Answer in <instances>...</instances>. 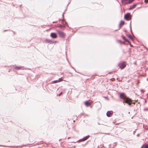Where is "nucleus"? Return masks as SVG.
<instances>
[{"label":"nucleus","instance_id":"9","mask_svg":"<svg viewBox=\"0 0 148 148\" xmlns=\"http://www.w3.org/2000/svg\"><path fill=\"white\" fill-rule=\"evenodd\" d=\"M137 4H134L133 5L131 6L130 8H129V9H134L135 8V7L137 6Z\"/></svg>","mask_w":148,"mask_h":148},{"label":"nucleus","instance_id":"18","mask_svg":"<svg viewBox=\"0 0 148 148\" xmlns=\"http://www.w3.org/2000/svg\"><path fill=\"white\" fill-rule=\"evenodd\" d=\"M123 38L124 39V40H125L124 38L123 37Z\"/></svg>","mask_w":148,"mask_h":148},{"label":"nucleus","instance_id":"3","mask_svg":"<svg viewBox=\"0 0 148 148\" xmlns=\"http://www.w3.org/2000/svg\"><path fill=\"white\" fill-rule=\"evenodd\" d=\"M58 32L59 35L61 37H63L65 36V34L63 32L59 31H58Z\"/></svg>","mask_w":148,"mask_h":148},{"label":"nucleus","instance_id":"17","mask_svg":"<svg viewBox=\"0 0 148 148\" xmlns=\"http://www.w3.org/2000/svg\"><path fill=\"white\" fill-rule=\"evenodd\" d=\"M144 110H148V108L147 109H144Z\"/></svg>","mask_w":148,"mask_h":148},{"label":"nucleus","instance_id":"10","mask_svg":"<svg viewBox=\"0 0 148 148\" xmlns=\"http://www.w3.org/2000/svg\"><path fill=\"white\" fill-rule=\"evenodd\" d=\"M89 137V136H86L84 137L82 140H81L82 141H84L86 140Z\"/></svg>","mask_w":148,"mask_h":148},{"label":"nucleus","instance_id":"14","mask_svg":"<svg viewBox=\"0 0 148 148\" xmlns=\"http://www.w3.org/2000/svg\"><path fill=\"white\" fill-rule=\"evenodd\" d=\"M21 67H15V68H16V69H18H18H21Z\"/></svg>","mask_w":148,"mask_h":148},{"label":"nucleus","instance_id":"16","mask_svg":"<svg viewBox=\"0 0 148 148\" xmlns=\"http://www.w3.org/2000/svg\"><path fill=\"white\" fill-rule=\"evenodd\" d=\"M128 37H129V38H132V36H130V35L129 36H128Z\"/></svg>","mask_w":148,"mask_h":148},{"label":"nucleus","instance_id":"6","mask_svg":"<svg viewBox=\"0 0 148 148\" xmlns=\"http://www.w3.org/2000/svg\"><path fill=\"white\" fill-rule=\"evenodd\" d=\"M62 81V78H60L58 80H56L52 82V83H57L61 82Z\"/></svg>","mask_w":148,"mask_h":148},{"label":"nucleus","instance_id":"7","mask_svg":"<svg viewBox=\"0 0 148 148\" xmlns=\"http://www.w3.org/2000/svg\"><path fill=\"white\" fill-rule=\"evenodd\" d=\"M113 113V112L112 111H109L107 112L106 115L110 117Z\"/></svg>","mask_w":148,"mask_h":148},{"label":"nucleus","instance_id":"1","mask_svg":"<svg viewBox=\"0 0 148 148\" xmlns=\"http://www.w3.org/2000/svg\"><path fill=\"white\" fill-rule=\"evenodd\" d=\"M120 97L121 99H124L123 101V103H127L129 105H130L131 104L130 102L131 101V99L127 98H126L125 97V94L123 93H121L120 95Z\"/></svg>","mask_w":148,"mask_h":148},{"label":"nucleus","instance_id":"12","mask_svg":"<svg viewBox=\"0 0 148 148\" xmlns=\"http://www.w3.org/2000/svg\"><path fill=\"white\" fill-rule=\"evenodd\" d=\"M141 148H148V145H144Z\"/></svg>","mask_w":148,"mask_h":148},{"label":"nucleus","instance_id":"8","mask_svg":"<svg viewBox=\"0 0 148 148\" xmlns=\"http://www.w3.org/2000/svg\"><path fill=\"white\" fill-rule=\"evenodd\" d=\"M51 36L53 38H56L57 37L56 34L55 33H51Z\"/></svg>","mask_w":148,"mask_h":148},{"label":"nucleus","instance_id":"13","mask_svg":"<svg viewBox=\"0 0 148 148\" xmlns=\"http://www.w3.org/2000/svg\"><path fill=\"white\" fill-rule=\"evenodd\" d=\"M124 22L123 21H121V22L119 24L120 26L121 27V26H122L123 25H124Z\"/></svg>","mask_w":148,"mask_h":148},{"label":"nucleus","instance_id":"11","mask_svg":"<svg viewBox=\"0 0 148 148\" xmlns=\"http://www.w3.org/2000/svg\"><path fill=\"white\" fill-rule=\"evenodd\" d=\"M85 105L87 106H89L90 105V103L88 102V101H87L85 102Z\"/></svg>","mask_w":148,"mask_h":148},{"label":"nucleus","instance_id":"4","mask_svg":"<svg viewBox=\"0 0 148 148\" xmlns=\"http://www.w3.org/2000/svg\"><path fill=\"white\" fill-rule=\"evenodd\" d=\"M125 18L127 20H128L130 19V14H127L124 16Z\"/></svg>","mask_w":148,"mask_h":148},{"label":"nucleus","instance_id":"5","mask_svg":"<svg viewBox=\"0 0 148 148\" xmlns=\"http://www.w3.org/2000/svg\"><path fill=\"white\" fill-rule=\"evenodd\" d=\"M119 66L121 69H123L125 67L126 65L125 62H123L121 64H120Z\"/></svg>","mask_w":148,"mask_h":148},{"label":"nucleus","instance_id":"2","mask_svg":"<svg viewBox=\"0 0 148 148\" xmlns=\"http://www.w3.org/2000/svg\"><path fill=\"white\" fill-rule=\"evenodd\" d=\"M135 0H122L121 2L123 4L125 5L126 4H130Z\"/></svg>","mask_w":148,"mask_h":148},{"label":"nucleus","instance_id":"15","mask_svg":"<svg viewBox=\"0 0 148 148\" xmlns=\"http://www.w3.org/2000/svg\"><path fill=\"white\" fill-rule=\"evenodd\" d=\"M145 2L146 3H148V0H145Z\"/></svg>","mask_w":148,"mask_h":148}]
</instances>
